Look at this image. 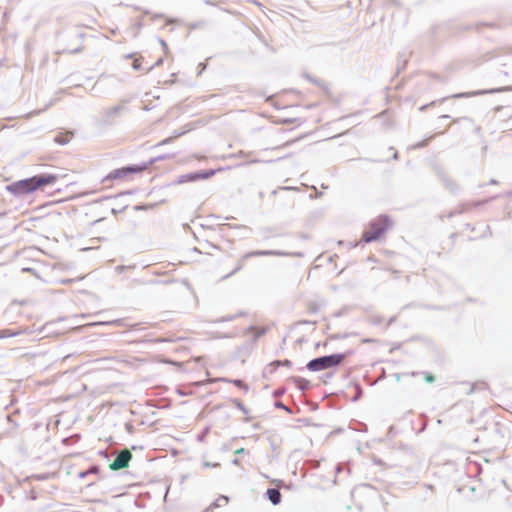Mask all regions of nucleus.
Masks as SVG:
<instances>
[{"mask_svg": "<svg viewBox=\"0 0 512 512\" xmlns=\"http://www.w3.org/2000/svg\"><path fill=\"white\" fill-rule=\"evenodd\" d=\"M171 140H172V138H167V139L163 140V141L160 143V145H163V144L169 143Z\"/></svg>", "mask_w": 512, "mask_h": 512, "instance_id": "obj_12", "label": "nucleus"}, {"mask_svg": "<svg viewBox=\"0 0 512 512\" xmlns=\"http://www.w3.org/2000/svg\"><path fill=\"white\" fill-rule=\"evenodd\" d=\"M142 60L143 58L142 57H135L133 62H132V67L135 69V70H140L141 67H142Z\"/></svg>", "mask_w": 512, "mask_h": 512, "instance_id": "obj_10", "label": "nucleus"}, {"mask_svg": "<svg viewBox=\"0 0 512 512\" xmlns=\"http://www.w3.org/2000/svg\"><path fill=\"white\" fill-rule=\"evenodd\" d=\"M392 221L386 215H380L373 219L362 234L365 243L377 241L391 228Z\"/></svg>", "mask_w": 512, "mask_h": 512, "instance_id": "obj_3", "label": "nucleus"}, {"mask_svg": "<svg viewBox=\"0 0 512 512\" xmlns=\"http://www.w3.org/2000/svg\"><path fill=\"white\" fill-rule=\"evenodd\" d=\"M276 113L271 118L276 123L293 124L301 121L299 112V95L295 92H282L266 99Z\"/></svg>", "mask_w": 512, "mask_h": 512, "instance_id": "obj_1", "label": "nucleus"}, {"mask_svg": "<svg viewBox=\"0 0 512 512\" xmlns=\"http://www.w3.org/2000/svg\"><path fill=\"white\" fill-rule=\"evenodd\" d=\"M132 458V454L129 450H122L110 464L111 470H120L128 467L129 462Z\"/></svg>", "mask_w": 512, "mask_h": 512, "instance_id": "obj_7", "label": "nucleus"}, {"mask_svg": "<svg viewBox=\"0 0 512 512\" xmlns=\"http://www.w3.org/2000/svg\"><path fill=\"white\" fill-rule=\"evenodd\" d=\"M269 500L274 504L277 505L281 501V494L279 490L277 489H268L266 492Z\"/></svg>", "mask_w": 512, "mask_h": 512, "instance_id": "obj_9", "label": "nucleus"}, {"mask_svg": "<svg viewBox=\"0 0 512 512\" xmlns=\"http://www.w3.org/2000/svg\"><path fill=\"white\" fill-rule=\"evenodd\" d=\"M73 138V133L70 132V131H65V132H59L54 140L56 143L60 144V145H64V144H67L68 142H70Z\"/></svg>", "mask_w": 512, "mask_h": 512, "instance_id": "obj_8", "label": "nucleus"}, {"mask_svg": "<svg viewBox=\"0 0 512 512\" xmlns=\"http://www.w3.org/2000/svg\"><path fill=\"white\" fill-rule=\"evenodd\" d=\"M153 163L154 160L150 161V163L148 164L132 165L115 169L105 177L104 181L126 180L132 174H139L146 171L149 168V166Z\"/></svg>", "mask_w": 512, "mask_h": 512, "instance_id": "obj_5", "label": "nucleus"}, {"mask_svg": "<svg viewBox=\"0 0 512 512\" xmlns=\"http://www.w3.org/2000/svg\"><path fill=\"white\" fill-rule=\"evenodd\" d=\"M424 378H425V380H426L428 383H431V382H433V381H434V376H433L432 374H430V373L425 374V377H424Z\"/></svg>", "mask_w": 512, "mask_h": 512, "instance_id": "obj_11", "label": "nucleus"}, {"mask_svg": "<svg viewBox=\"0 0 512 512\" xmlns=\"http://www.w3.org/2000/svg\"><path fill=\"white\" fill-rule=\"evenodd\" d=\"M90 471H91V472H97V471H98V469H97L96 467H94V468H92Z\"/></svg>", "mask_w": 512, "mask_h": 512, "instance_id": "obj_14", "label": "nucleus"}, {"mask_svg": "<svg viewBox=\"0 0 512 512\" xmlns=\"http://www.w3.org/2000/svg\"><path fill=\"white\" fill-rule=\"evenodd\" d=\"M234 383H235L237 386H240L242 382H241V380H236V381H234Z\"/></svg>", "mask_w": 512, "mask_h": 512, "instance_id": "obj_13", "label": "nucleus"}, {"mask_svg": "<svg viewBox=\"0 0 512 512\" xmlns=\"http://www.w3.org/2000/svg\"><path fill=\"white\" fill-rule=\"evenodd\" d=\"M57 180L58 176L54 174L36 175L8 185L7 190L15 196H20L35 192L45 186L53 185Z\"/></svg>", "mask_w": 512, "mask_h": 512, "instance_id": "obj_2", "label": "nucleus"}, {"mask_svg": "<svg viewBox=\"0 0 512 512\" xmlns=\"http://www.w3.org/2000/svg\"><path fill=\"white\" fill-rule=\"evenodd\" d=\"M350 352L347 353H338V354H332L329 356H323L316 359H313L308 362L307 368L310 371H322L329 368H333L336 366H339L345 358L350 355Z\"/></svg>", "mask_w": 512, "mask_h": 512, "instance_id": "obj_4", "label": "nucleus"}, {"mask_svg": "<svg viewBox=\"0 0 512 512\" xmlns=\"http://www.w3.org/2000/svg\"><path fill=\"white\" fill-rule=\"evenodd\" d=\"M215 175V170H206V171H202V172H197V173H189V174H184V175H181L178 180H177V183L178 184H185V183H188V182H195V181H199V180H205V179H208L212 176Z\"/></svg>", "mask_w": 512, "mask_h": 512, "instance_id": "obj_6", "label": "nucleus"}]
</instances>
